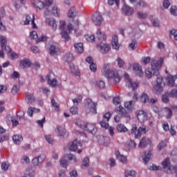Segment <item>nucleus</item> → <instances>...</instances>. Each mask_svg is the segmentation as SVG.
<instances>
[{"label": "nucleus", "instance_id": "obj_1", "mask_svg": "<svg viewBox=\"0 0 177 177\" xmlns=\"http://www.w3.org/2000/svg\"><path fill=\"white\" fill-rule=\"evenodd\" d=\"M102 74L108 80H112L113 84H118L121 80L118 72L111 71L109 68V64H104L103 66Z\"/></svg>", "mask_w": 177, "mask_h": 177}, {"label": "nucleus", "instance_id": "obj_2", "mask_svg": "<svg viewBox=\"0 0 177 177\" xmlns=\"http://www.w3.org/2000/svg\"><path fill=\"white\" fill-rule=\"evenodd\" d=\"M165 83L164 82V78L162 77H158L156 81V84L153 85V90L156 95H160L164 92V87Z\"/></svg>", "mask_w": 177, "mask_h": 177}, {"label": "nucleus", "instance_id": "obj_3", "mask_svg": "<svg viewBox=\"0 0 177 177\" xmlns=\"http://www.w3.org/2000/svg\"><path fill=\"white\" fill-rule=\"evenodd\" d=\"M163 62L164 59L162 58H160V59L158 61L153 59L151 62V68L155 71L153 72V75L156 77L160 75V71L158 70H160V68H161L162 66Z\"/></svg>", "mask_w": 177, "mask_h": 177}, {"label": "nucleus", "instance_id": "obj_4", "mask_svg": "<svg viewBox=\"0 0 177 177\" xmlns=\"http://www.w3.org/2000/svg\"><path fill=\"white\" fill-rule=\"evenodd\" d=\"M77 125H79L82 129L86 131L87 132H90V133H96L97 132V128L96 126L92 123H86L82 124V123L78 124V122H76Z\"/></svg>", "mask_w": 177, "mask_h": 177}, {"label": "nucleus", "instance_id": "obj_5", "mask_svg": "<svg viewBox=\"0 0 177 177\" xmlns=\"http://www.w3.org/2000/svg\"><path fill=\"white\" fill-rule=\"evenodd\" d=\"M85 106H88L92 114H96L97 113V103L92 102V100L87 98L84 101Z\"/></svg>", "mask_w": 177, "mask_h": 177}, {"label": "nucleus", "instance_id": "obj_6", "mask_svg": "<svg viewBox=\"0 0 177 177\" xmlns=\"http://www.w3.org/2000/svg\"><path fill=\"white\" fill-rule=\"evenodd\" d=\"M0 46L3 50L7 52V53H10L12 52V48L8 46V40L5 36H0Z\"/></svg>", "mask_w": 177, "mask_h": 177}, {"label": "nucleus", "instance_id": "obj_7", "mask_svg": "<svg viewBox=\"0 0 177 177\" xmlns=\"http://www.w3.org/2000/svg\"><path fill=\"white\" fill-rule=\"evenodd\" d=\"M110 118H111V113L110 112L106 113L104 115L103 120L100 122L102 128H104L105 129H109V121H110Z\"/></svg>", "mask_w": 177, "mask_h": 177}, {"label": "nucleus", "instance_id": "obj_8", "mask_svg": "<svg viewBox=\"0 0 177 177\" xmlns=\"http://www.w3.org/2000/svg\"><path fill=\"white\" fill-rule=\"evenodd\" d=\"M30 23L32 24V28H37V26L35 24V16H34V15H32V17L28 15L26 16V19L24 21V25L28 26Z\"/></svg>", "mask_w": 177, "mask_h": 177}, {"label": "nucleus", "instance_id": "obj_9", "mask_svg": "<svg viewBox=\"0 0 177 177\" xmlns=\"http://www.w3.org/2000/svg\"><path fill=\"white\" fill-rule=\"evenodd\" d=\"M136 116L139 121V122H145V121H147V119L149 118V116L147 115V113L145 112L143 110H139L136 112Z\"/></svg>", "mask_w": 177, "mask_h": 177}, {"label": "nucleus", "instance_id": "obj_10", "mask_svg": "<svg viewBox=\"0 0 177 177\" xmlns=\"http://www.w3.org/2000/svg\"><path fill=\"white\" fill-rule=\"evenodd\" d=\"M162 166L164 168L166 174H172V168L171 167V160L169 158H167L162 162Z\"/></svg>", "mask_w": 177, "mask_h": 177}, {"label": "nucleus", "instance_id": "obj_11", "mask_svg": "<svg viewBox=\"0 0 177 177\" xmlns=\"http://www.w3.org/2000/svg\"><path fill=\"white\" fill-rule=\"evenodd\" d=\"M92 20L95 26H100L103 21V17L100 12H97L93 15Z\"/></svg>", "mask_w": 177, "mask_h": 177}, {"label": "nucleus", "instance_id": "obj_12", "mask_svg": "<svg viewBox=\"0 0 177 177\" xmlns=\"http://www.w3.org/2000/svg\"><path fill=\"white\" fill-rule=\"evenodd\" d=\"M133 71L136 77H143L144 73L143 71H142V66L139 65V64H133Z\"/></svg>", "mask_w": 177, "mask_h": 177}, {"label": "nucleus", "instance_id": "obj_13", "mask_svg": "<svg viewBox=\"0 0 177 177\" xmlns=\"http://www.w3.org/2000/svg\"><path fill=\"white\" fill-rule=\"evenodd\" d=\"M116 111H118V113L120 114V115L124 117V118H127V120H131V115H129L128 111H127V110H125L122 106L120 105L116 109Z\"/></svg>", "mask_w": 177, "mask_h": 177}, {"label": "nucleus", "instance_id": "obj_14", "mask_svg": "<svg viewBox=\"0 0 177 177\" xmlns=\"http://www.w3.org/2000/svg\"><path fill=\"white\" fill-rule=\"evenodd\" d=\"M49 53L50 56H57L60 53V48L55 44H51L49 48Z\"/></svg>", "mask_w": 177, "mask_h": 177}, {"label": "nucleus", "instance_id": "obj_15", "mask_svg": "<svg viewBox=\"0 0 177 177\" xmlns=\"http://www.w3.org/2000/svg\"><path fill=\"white\" fill-rule=\"evenodd\" d=\"M97 48L98 50L101 52V53H107V52H109V50H110L111 49V46L109 44L103 43H101L100 45H97Z\"/></svg>", "mask_w": 177, "mask_h": 177}, {"label": "nucleus", "instance_id": "obj_16", "mask_svg": "<svg viewBox=\"0 0 177 177\" xmlns=\"http://www.w3.org/2000/svg\"><path fill=\"white\" fill-rule=\"evenodd\" d=\"M45 158H46L45 155H40L39 156L35 157L32 160V164L35 166L39 165V164H41V162L45 161Z\"/></svg>", "mask_w": 177, "mask_h": 177}, {"label": "nucleus", "instance_id": "obj_17", "mask_svg": "<svg viewBox=\"0 0 177 177\" xmlns=\"http://www.w3.org/2000/svg\"><path fill=\"white\" fill-rule=\"evenodd\" d=\"M122 12L124 13L126 16H132L133 15V8H131L128 5H124L122 8Z\"/></svg>", "mask_w": 177, "mask_h": 177}, {"label": "nucleus", "instance_id": "obj_18", "mask_svg": "<svg viewBox=\"0 0 177 177\" xmlns=\"http://www.w3.org/2000/svg\"><path fill=\"white\" fill-rule=\"evenodd\" d=\"M86 61L88 64H90V70L91 71H93V73H95L96 70H97V66H96V64L93 62V58L92 57H88L86 59Z\"/></svg>", "mask_w": 177, "mask_h": 177}, {"label": "nucleus", "instance_id": "obj_19", "mask_svg": "<svg viewBox=\"0 0 177 177\" xmlns=\"http://www.w3.org/2000/svg\"><path fill=\"white\" fill-rule=\"evenodd\" d=\"M176 80H177V75H175L174 76L169 75L166 78L167 85L171 87L175 86V81H176Z\"/></svg>", "mask_w": 177, "mask_h": 177}, {"label": "nucleus", "instance_id": "obj_20", "mask_svg": "<svg viewBox=\"0 0 177 177\" xmlns=\"http://www.w3.org/2000/svg\"><path fill=\"white\" fill-rule=\"evenodd\" d=\"M46 23L50 27H52L53 30L54 31H56L57 30V23L56 22L55 19L53 18H46Z\"/></svg>", "mask_w": 177, "mask_h": 177}, {"label": "nucleus", "instance_id": "obj_21", "mask_svg": "<svg viewBox=\"0 0 177 177\" xmlns=\"http://www.w3.org/2000/svg\"><path fill=\"white\" fill-rule=\"evenodd\" d=\"M111 44L113 49H115V50H118L120 49V44L118 43V36H113Z\"/></svg>", "mask_w": 177, "mask_h": 177}, {"label": "nucleus", "instance_id": "obj_22", "mask_svg": "<svg viewBox=\"0 0 177 177\" xmlns=\"http://www.w3.org/2000/svg\"><path fill=\"white\" fill-rule=\"evenodd\" d=\"M82 145H81V141H78V140L75 139L72 142L71 146L69 147V150L71 151H75L78 147H81Z\"/></svg>", "mask_w": 177, "mask_h": 177}, {"label": "nucleus", "instance_id": "obj_23", "mask_svg": "<svg viewBox=\"0 0 177 177\" xmlns=\"http://www.w3.org/2000/svg\"><path fill=\"white\" fill-rule=\"evenodd\" d=\"M96 35L99 41H106L107 39V35L105 32H102L100 29H97Z\"/></svg>", "mask_w": 177, "mask_h": 177}, {"label": "nucleus", "instance_id": "obj_24", "mask_svg": "<svg viewBox=\"0 0 177 177\" xmlns=\"http://www.w3.org/2000/svg\"><path fill=\"white\" fill-rule=\"evenodd\" d=\"M75 52L76 53H82L84 52V44L79 42L74 44Z\"/></svg>", "mask_w": 177, "mask_h": 177}, {"label": "nucleus", "instance_id": "obj_25", "mask_svg": "<svg viewBox=\"0 0 177 177\" xmlns=\"http://www.w3.org/2000/svg\"><path fill=\"white\" fill-rule=\"evenodd\" d=\"M31 2L32 5L37 9H44L45 6V4H44V2L41 1V0H32Z\"/></svg>", "mask_w": 177, "mask_h": 177}, {"label": "nucleus", "instance_id": "obj_26", "mask_svg": "<svg viewBox=\"0 0 177 177\" xmlns=\"http://www.w3.org/2000/svg\"><path fill=\"white\" fill-rule=\"evenodd\" d=\"M142 133H146V126L143 124L138 128L137 133L135 134L136 139L140 138Z\"/></svg>", "mask_w": 177, "mask_h": 177}, {"label": "nucleus", "instance_id": "obj_27", "mask_svg": "<svg viewBox=\"0 0 177 177\" xmlns=\"http://www.w3.org/2000/svg\"><path fill=\"white\" fill-rule=\"evenodd\" d=\"M31 61H30L27 58H24V59L19 62V65L23 67V68H27V67H31Z\"/></svg>", "mask_w": 177, "mask_h": 177}, {"label": "nucleus", "instance_id": "obj_28", "mask_svg": "<svg viewBox=\"0 0 177 177\" xmlns=\"http://www.w3.org/2000/svg\"><path fill=\"white\" fill-rule=\"evenodd\" d=\"M142 158L145 164H147L150 161V158H151V152L150 151H145Z\"/></svg>", "mask_w": 177, "mask_h": 177}, {"label": "nucleus", "instance_id": "obj_29", "mask_svg": "<svg viewBox=\"0 0 177 177\" xmlns=\"http://www.w3.org/2000/svg\"><path fill=\"white\" fill-rule=\"evenodd\" d=\"M149 143H150V139L149 138H142V140L140 141L138 147L140 149H145V147H146V146H147V145H149Z\"/></svg>", "mask_w": 177, "mask_h": 177}, {"label": "nucleus", "instance_id": "obj_30", "mask_svg": "<svg viewBox=\"0 0 177 177\" xmlns=\"http://www.w3.org/2000/svg\"><path fill=\"white\" fill-rule=\"evenodd\" d=\"M115 156L116 158H118L119 161H120V162H122L123 164H125L127 161H128V158H127V156L120 154V151H118L115 153Z\"/></svg>", "mask_w": 177, "mask_h": 177}, {"label": "nucleus", "instance_id": "obj_31", "mask_svg": "<svg viewBox=\"0 0 177 177\" xmlns=\"http://www.w3.org/2000/svg\"><path fill=\"white\" fill-rule=\"evenodd\" d=\"M12 140L15 145H20L23 142V136L21 135H15L12 136Z\"/></svg>", "mask_w": 177, "mask_h": 177}, {"label": "nucleus", "instance_id": "obj_32", "mask_svg": "<svg viewBox=\"0 0 177 177\" xmlns=\"http://www.w3.org/2000/svg\"><path fill=\"white\" fill-rule=\"evenodd\" d=\"M48 78V83L50 86H53V88H55L57 85V80L56 79H50V74H48L47 75Z\"/></svg>", "mask_w": 177, "mask_h": 177}, {"label": "nucleus", "instance_id": "obj_33", "mask_svg": "<svg viewBox=\"0 0 177 177\" xmlns=\"http://www.w3.org/2000/svg\"><path fill=\"white\" fill-rule=\"evenodd\" d=\"M129 88H131L132 91H136L138 86H139V82H133L132 80H129L128 83Z\"/></svg>", "mask_w": 177, "mask_h": 177}, {"label": "nucleus", "instance_id": "obj_34", "mask_svg": "<svg viewBox=\"0 0 177 177\" xmlns=\"http://www.w3.org/2000/svg\"><path fill=\"white\" fill-rule=\"evenodd\" d=\"M77 16V11H75V8H71L68 12V17L74 19Z\"/></svg>", "mask_w": 177, "mask_h": 177}, {"label": "nucleus", "instance_id": "obj_35", "mask_svg": "<svg viewBox=\"0 0 177 177\" xmlns=\"http://www.w3.org/2000/svg\"><path fill=\"white\" fill-rule=\"evenodd\" d=\"M26 99L28 100L29 103H34L35 102V97L34 95L30 94V93H25Z\"/></svg>", "mask_w": 177, "mask_h": 177}, {"label": "nucleus", "instance_id": "obj_36", "mask_svg": "<svg viewBox=\"0 0 177 177\" xmlns=\"http://www.w3.org/2000/svg\"><path fill=\"white\" fill-rule=\"evenodd\" d=\"M154 73L155 71H153V69H151V68H148L145 71V77L147 78H151V77H153V75H154Z\"/></svg>", "mask_w": 177, "mask_h": 177}, {"label": "nucleus", "instance_id": "obj_37", "mask_svg": "<svg viewBox=\"0 0 177 177\" xmlns=\"http://www.w3.org/2000/svg\"><path fill=\"white\" fill-rule=\"evenodd\" d=\"M124 107L129 111H131V110L133 109V101H129V102H124Z\"/></svg>", "mask_w": 177, "mask_h": 177}, {"label": "nucleus", "instance_id": "obj_38", "mask_svg": "<svg viewBox=\"0 0 177 177\" xmlns=\"http://www.w3.org/2000/svg\"><path fill=\"white\" fill-rule=\"evenodd\" d=\"M140 102L141 103H147L149 102V95L147 93H142L140 95Z\"/></svg>", "mask_w": 177, "mask_h": 177}, {"label": "nucleus", "instance_id": "obj_39", "mask_svg": "<svg viewBox=\"0 0 177 177\" xmlns=\"http://www.w3.org/2000/svg\"><path fill=\"white\" fill-rule=\"evenodd\" d=\"M65 59V62L66 63H71V62H73V60H74V55L73 54H66L64 57Z\"/></svg>", "mask_w": 177, "mask_h": 177}, {"label": "nucleus", "instance_id": "obj_40", "mask_svg": "<svg viewBox=\"0 0 177 177\" xmlns=\"http://www.w3.org/2000/svg\"><path fill=\"white\" fill-rule=\"evenodd\" d=\"M117 131H118V132H128V129L125 125L120 124L117 126Z\"/></svg>", "mask_w": 177, "mask_h": 177}, {"label": "nucleus", "instance_id": "obj_41", "mask_svg": "<svg viewBox=\"0 0 177 177\" xmlns=\"http://www.w3.org/2000/svg\"><path fill=\"white\" fill-rule=\"evenodd\" d=\"M61 36L62 38L64 39L65 42H67V41L70 40V36L68 35V32H67V30L62 32Z\"/></svg>", "mask_w": 177, "mask_h": 177}, {"label": "nucleus", "instance_id": "obj_42", "mask_svg": "<svg viewBox=\"0 0 177 177\" xmlns=\"http://www.w3.org/2000/svg\"><path fill=\"white\" fill-rule=\"evenodd\" d=\"M51 105H52L53 107H54V110L55 111H59V110H60V109L59 108V105L57 102H56L55 99L51 100Z\"/></svg>", "mask_w": 177, "mask_h": 177}, {"label": "nucleus", "instance_id": "obj_43", "mask_svg": "<svg viewBox=\"0 0 177 177\" xmlns=\"http://www.w3.org/2000/svg\"><path fill=\"white\" fill-rule=\"evenodd\" d=\"M135 175H136V172L133 170H131V171L127 170L124 172L125 177H133L135 176Z\"/></svg>", "mask_w": 177, "mask_h": 177}, {"label": "nucleus", "instance_id": "obj_44", "mask_svg": "<svg viewBox=\"0 0 177 177\" xmlns=\"http://www.w3.org/2000/svg\"><path fill=\"white\" fill-rule=\"evenodd\" d=\"M138 48V43L133 40L129 46V50H135Z\"/></svg>", "mask_w": 177, "mask_h": 177}, {"label": "nucleus", "instance_id": "obj_45", "mask_svg": "<svg viewBox=\"0 0 177 177\" xmlns=\"http://www.w3.org/2000/svg\"><path fill=\"white\" fill-rule=\"evenodd\" d=\"M82 166L88 168L89 167V158L86 157L82 160Z\"/></svg>", "mask_w": 177, "mask_h": 177}, {"label": "nucleus", "instance_id": "obj_46", "mask_svg": "<svg viewBox=\"0 0 177 177\" xmlns=\"http://www.w3.org/2000/svg\"><path fill=\"white\" fill-rule=\"evenodd\" d=\"M57 129L59 133V136L64 138V136L66 135V129H63L61 128L60 126H57Z\"/></svg>", "mask_w": 177, "mask_h": 177}, {"label": "nucleus", "instance_id": "obj_47", "mask_svg": "<svg viewBox=\"0 0 177 177\" xmlns=\"http://www.w3.org/2000/svg\"><path fill=\"white\" fill-rule=\"evenodd\" d=\"M52 12L54 16H55L56 17H59V16H60V10H59V8H57V6H55L53 8Z\"/></svg>", "mask_w": 177, "mask_h": 177}, {"label": "nucleus", "instance_id": "obj_48", "mask_svg": "<svg viewBox=\"0 0 177 177\" xmlns=\"http://www.w3.org/2000/svg\"><path fill=\"white\" fill-rule=\"evenodd\" d=\"M9 167H10V164L9 162H3L1 164V169L2 171H6L9 169Z\"/></svg>", "mask_w": 177, "mask_h": 177}, {"label": "nucleus", "instance_id": "obj_49", "mask_svg": "<svg viewBox=\"0 0 177 177\" xmlns=\"http://www.w3.org/2000/svg\"><path fill=\"white\" fill-rule=\"evenodd\" d=\"M168 95L169 97H177V89H172L169 93Z\"/></svg>", "mask_w": 177, "mask_h": 177}, {"label": "nucleus", "instance_id": "obj_50", "mask_svg": "<svg viewBox=\"0 0 177 177\" xmlns=\"http://www.w3.org/2000/svg\"><path fill=\"white\" fill-rule=\"evenodd\" d=\"M66 158L70 161H73L74 162H77V157L73 154H71V153L67 154Z\"/></svg>", "mask_w": 177, "mask_h": 177}, {"label": "nucleus", "instance_id": "obj_51", "mask_svg": "<svg viewBox=\"0 0 177 177\" xmlns=\"http://www.w3.org/2000/svg\"><path fill=\"white\" fill-rule=\"evenodd\" d=\"M45 41H48V37L45 35H42L41 37L38 38L36 41V44H39V42H45Z\"/></svg>", "mask_w": 177, "mask_h": 177}, {"label": "nucleus", "instance_id": "obj_52", "mask_svg": "<svg viewBox=\"0 0 177 177\" xmlns=\"http://www.w3.org/2000/svg\"><path fill=\"white\" fill-rule=\"evenodd\" d=\"M61 167H63V168H67V160H66L64 158H62L59 160Z\"/></svg>", "mask_w": 177, "mask_h": 177}, {"label": "nucleus", "instance_id": "obj_53", "mask_svg": "<svg viewBox=\"0 0 177 177\" xmlns=\"http://www.w3.org/2000/svg\"><path fill=\"white\" fill-rule=\"evenodd\" d=\"M170 13L173 16H177V7L175 6H171L170 8Z\"/></svg>", "mask_w": 177, "mask_h": 177}, {"label": "nucleus", "instance_id": "obj_54", "mask_svg": "<svg viewBox=\"0 0 177 177\" xmlns=\"http://www.w3.org/2000/svg\"><path fill=\"white\" fill-rule=\"evenodd\" d=\"M96 85L97 88H100V89H102L106 86V83L104 82V81L100 80L99 82H96Z\"/></svg>", "mask_w": 177, "mask_h": 177}, {"label": "nucleus", "instance_id": "obj_55", "mask_svg": "<svg viewBox=\"0 0 177 177\" xmlns=\"http://www.w3.org/2000/svg\"><path fill=\"white\" fill-rule=\"evenodd\" d=\"M70 113H71V114H73V115H75V114H78V107L72 106L70 109Z\"/></svg>", "mask_w": 177, "mask_h": 177}, {"label": "nucleus", "instance_id": "obj_56", "mask_svg": "<svg viewBox=\"0 0 177 177\" xmlns=\"http://www.w3.org/2000/svg\"><path fill=\"white\" fill-rule=\"evenodd\" d=\"M10 78L12 80H16V78H20V73L17 71H14L11 75H10Z\"/></svg>", "mask_w": 177, "mask_h": 177}, {"label": "nucleus", "instance_id": "obj_57", "mask_svg": "<svg viewBox=\"0 0 177 177\" xmlns=\"http://www.w3.org/2000/svg\"><path fill=\"white\" fill-rule=\"evenodd\" d=\"M169 95L167 93H165L162 95V100L163 103H168L169 102Z\"/></svg>", "mask_w": 177, "mask_h": 177}, {"label": "nucleus", "instance_id": "obj_58", "mask_svg": "<svg viewBox=\"0 0 177 177\" xmlns=\"http://www.w3.org/2000/svg\"><path fill=\"white\" fill-rule=\"evenodd\" d=\"M167 118H171L172 117V110L169 108H165Z\"/></svg>", "mask_w": 177, "mask_h": 177}, {"label": "nucleus", "instance_id": "obj_59", "mask_svg": "<svg viewBox=\"0 0 177 177\" xmlns=\"http://www.w3.org/2000/svg\"><path fill=\"white\" fill-rule=\"evenodd\" d=\"M117 62H118V64L120 68H121L124 67V66H125V62L121 58H118Z\"/></svg>", "mask_w": 177, "mask_h": 177}, {"label": "nucleus", "instance_id": "obj_60", "mask_svg": "<svg viewBox=\"0 0 177 177\" xmlns=\"http://www.w3.org/2000/svg\"><path fill=\"white\" fill-rule=\"evenodd\" d=\"M167 147V142L165 141H161L158 146V150H162L165 147Z\"/></svg>", "mask_w": 177, "mask_h": 177}, {"label": "nucleus", "instance_id": "obj_61", "mask_svg": "<svg viewBox=\"0 0 177 177\" xmlns=\"http://www.w3.org/2000/svg\"><path fill=\"white\" fill-rule=\"evenodd\" d=\"M129 149H135L136 147V142L134 140H131L129 142Z\"/></svg>", "mask_w": 177, "mask_h": 177}, {"label": "nucleus", "instance_id": "obj_62", "mask_svg": "<svg viewBox=\"0 0 177 177\" xmlns=\"http://www.w3.org/2000/svg\"><path fill=\"white\" fill-rule=\"evenodd\" d=\"M30 37L31 39H37L38 38V34L36 31H32L30 33Z\"/></svg>", "mask_w": 177, "mask_h": 177}, {"label": "nucleus", "instance_id": "obj_63", "mask_svg": "<svg viewBox=\"0 0 177 177\" xmlns=\"http://www.w3.org/2000/svg\"><path fill=\"white\" fill-rule=\"evenodd\" d=\"M138 16L139 19H146V17H147L148 15H147V13H143L141 12H138Z\"/></svg>", "mask_w": 177, "mask_h": 177}, {"label": "nucleus", "instance_id": "obj_64", "mask_svg": "<svg viewBox=\"0 0 177 177\" xmlns=\"http://www.w3.org/2000/svg\"><path fill=\"white\" fill-rule=\"evenodd\" d=\"M66 27V21H59V30L61 31H63L64 30V28Z\"/></svg>", "mask_w": 177, "mask_h": 177}]
</instances>
